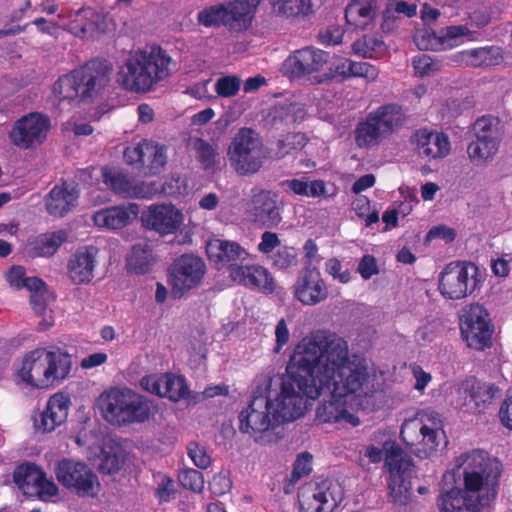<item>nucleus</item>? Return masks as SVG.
<instances>
[{
	"mask_svg": "<svg viewBox=\"0 0 512 512\" xmlns=\"http://www.w3.org/2000/svg\"><path fill=\"white\" fill-rule=\"evenodd\" d=\"M320 356L314 366V382L319 396L327 391L316 409L320 423H341L356 427L360 419L351 404L353 400L372 397L380 388L378 375L368 361L349 354L347 341L329 330L320 329Z\"/></svg>",
	"mask_w": 512,
	"mask_h": 512,
	"instance_id": "nucleus-1",
	"label": "nucleus"
},
{
	"mask_svg": "<svg viewBox=\"0 0 512 512\" xmlns=\"http://www.w3.org/2000/svg\"><path fill=\"white\" fill-rule=\"evenodd\" d=\"M320 329L304 336L295 346L285 377L267 374L277 382L264 391V398L279 425L304 416L311 401L319 397L314 366L320 356Z\"/></svg>",
	"mask_w": 512,
	"mask_h": 512,
	"instance_id": "nucleus-2",
	"label": "nucleus"
},
{
	"mask_svg": "<svg viewBox=\"0 0 512 512\" xmlns=\"http://www.w3.org/2000/svg\"><path fill=\"white\" fill-rule=\"evenodd\" d=\"M497 486L498 473L486 453H463L456 458L455 468L443 475L439 512H480L495 499Z\"/></svg>",
	"mask_w": 512,
	"mask_h": 512,
	"instance_id": "nucleus-3",
	"label": "nucleus"
},
{
	"mask_svg": "<svg viewBox=\"0 0 512 512\" xmlns=\"http://www.w3.org/2000/svg\"><path fill=\"white\" fill-rule=\"evenodd\" d=\"M176 70V62L161 47L130 51L118 66V83L132 93H147L167 80Z\"/></svg>",
	"mask_w": 512,
	"mask_h": 512,
	"instance_id": "nucleus-4",
	"label": "nucleus"
},
{
	"mask_svg": "<svg viewBox=\"0 0 512 512\" xmlns=\"http://www.w3.org/2000/svg\"><path fill=\"white\" fill-rule=\"evenodd\" d=\"M371 440L372 443L364 448V456L374 464L380 463L384 458V467L388 471L386 481L389 497L396 505H408L412 499V459L384 431L374 432Z\"/></svg>",
	"mask_w": 512,
	"mask_h": 512,
	"instance_id": "nucleus-5",
	"label": "nucleus"
},
{
	"mask_svg": "<svg viewBox=\"0 0 512 512\" xmlns=\"http://www.w3.org/2000/svg\"><path fill=\"white\" fill-rule=\"evenodd\" d=\"M71 355L58 346L37 347L25 352L16 364L17 382L32 389L55 388L69 378Z\"/></svg>",
	"mask_w": 512,
	"mask_h": 512,
	"instance_id": "nucleus-6",
	"label": "nucleus"
},
{
	"mask_svg": "<svg viewBox=\"0 0 512 512\" xmlns=\"http://www.w3.org/2000/svg\"><path fill=\"white\" fill-rule=\"evenodd\" d=\"M275 382L268 375L257 376L252 399L238 415L239 431L260 446L274 445L281 439L280 425L264 398V391Z\"/></svg>",
	"mask_w": 512,
	"mask_h": 512,
	"instance_id": "nucleus-7",
	"label": "nucleus"
},
{
	"mask_svg": "<svg viewBox=\"0 0 512 512\" xmlns=\"http://www.w3.org/2000/svg\"><path fill=\"white\" fill-rule=\"evenodd\" d=\"M97 407L107 422L118 426L143 423L156 411L152 401L129 388H111L102 392Z\"/></svg>",
	"mask_w": 512,
	"mask_h": 512,
	"instance_id": "nucleus-8",
	"label": "nucleus"
},
{
	"mask_svg": "<svg viewBox=\"0 0 512 512\" xmlns=\"http://www.w3.org/2000/svg\"><path fill=\"white\" fill-rule=\"evenodd\" d=\"M400 438L418 457L428 458L434 455L445 442L440 414L432 410L418 411L403 422Z\"/></svg>",
	"mask_w": 512,
	"mask_h": 512,
	"instance_id": "nucleus-9",
	"label": "nucleus"
},
{
	"mask_svg": "<svg viewBox=\"0 0 512 512\" xmlns=\"http://www.w3.org/2000/svg\"><path fill=\"white\" fill-rule=\"evenodd\" d=\"M230 167L240 176L256 174L266 159L261 137L250 128H241L233 136L227 148Z\"/></svg>",
	"mask_w": 512,
	"mask_h": 512,
	"instance_id": "nucleus-10",
	"label": "nucleus"
},
{
	"mask_svg": "<svg viewBox=\"0 0 512 512\" xmlns=\"http://www.w3.org/2000/svg\"><path fill=\"white\" fill-rule=\"evenodd\" d=\"M403 120L400 106L388 104L378 107L357 124L354 131L356 145L360 148L378 145L400 127Z\"/></svg>",
	"mask_w": 512,
	"mask_h": 512,
	"instance_id": "nucleus-11",
	"label": "nucleus"
},
{
	"mask_svg": "<svg viewBox=\"0 0 512 512\" xmlns=\"http://www.w3.org/2000/svg\"><path fill=\"white\" fill-rule=\"evenodd\" d=\"M483 280L482 272L473 262L453 261L441 271L438 290L445 299L461 300L480 288Z\"/></svg>",
	"mask_w": 512,
	"mask_h": 512,
	"instance_id": "nucleus-12",
	"label": "nucleus"
},
{
	"mask_svg": "<svg viewBox=\"0 0 512 512\" xmlns=\"http://www.w3.org/2000/svg\"><path fill=\"white\" fill-rule=\"evenodd\" d=\"M329 60V54L314 48L305 47L291 53L282 63V72L290 78H306L314 83H322L324 78L319 73Z\"/></svg>",
	"mask_w": 512,
	"mask_h": 512,
	"instance_id": "nucleus-13",
	"label": "nucleus"
},
{
	"mask_svg": "<svg viewBox=\"0 0 512 512\" xmlns=\"http://www.w3.org/2000/svg\"><path fill=\"white\" fill-rule=\"evenodd\" d=\"M55 473L58 481L79 497H95L100 491L98 476L85 463L64 459Z\"/></svg>",
	"mask_w": 512,
	"mask_h": 512,
	"instance_id": "nucleus-14",
	"label": "nucleus"
},
{
	"mask_svg": "<svg viewBox=\"0 0 512 512\" xmlns=\"http://www.w3.org/2000/svg\"><path fill=\"white\" fill-rule=\"evenodd\" d=\"M460 330L466 344L484 350L492 344L494 327L487 310L478 304L470 305L461 316Z\"/></svg>",
	"mask_w": 512,
	"mask_h": 512,
	"instance_id": "nucleus-15",
	"label": "nucleus"
},
{
	"mask_svg": "<svg viewBox=\"0 0 512 512\" xmlns=\"http://www.w3.org/2000/svg\"><path fill=\"white\" fill-rule=\"evenodd\" d=\"M342 498L341 487L330 480L307 483L298 491V501L303 512H332Z\"/></svg>",
	"mask_w": 512,
	"mask_h": 512,
	"instance_id": "nucleus-16",
	"label": "nucleus"
},
{
	"mask_svg": "<svg viewBox=\"0 0 512 512\" xmlns=\"http://www.w3.org/2000/svg\"><path fill=\"white\" fill-rule=\"evenodd\" d=\"M51 129L48 116L31 112L13 124L8 133L10 142L19 149H33L44 143Z\"/></svg>",
	"mask_w": 512,
	"mask_h": 512,
	"instance_id": "nucleus-17",
	"label": "nucleus"
},
{
	"mask_svg": "<svg viewBox=\"0 0 512 512\" xmlns=\"http://www.w3.org/2000/svg\"><path fill=\"white\" fill-rule=\"evenodd\" d=\"M205 272L206 265L200 257L188 254L180 256L169 269V283L172 294L175 297H181L198 287Z\"/></svg>",
	"mask_w": 512,
	"mask_h": 512,
	"instance_id": "nucleus-18",
	"label": "nucleus"
},
{
	"mask_svg": "<svg viewBox=\"0 0 512 512\" xmlns=\"http://www.w3.org/2000/svg\"><path fill=\"white\" fill-rule=\"evenodd\" d=\"M82 84V101L91 102L110 86L113 66L105 59H92L77 68Z\"/></svg>",
	"mask_w": 512,
	"mask_h": 512,
	"instance_id": "nucleus-19",
	"label": "nucleus"
},
{
	"mask_svg": "<svg viewBox=\"0 0 512 512\" xmlns=\"http://www.w3.org/2000/svg\"><path fill=\"white\" fill-rule=\"evenodd\" d=\"M13 476L15 484L26 496L49 501L58 494L57 485L52 480H48L36 465H21L17 467Z\"/></svg>",
	"mask_w": 512,
	"mask_h": 512,
	"instance_id": "nucleus-20",
	"label": "nucleus"
},
{
	"mask_svg": "<svg viewBox=\"0 0 512 512\" xmlns=\"http://www.w3.org/2000/svg\"><path fill=\"white\" fill-rule=\"evenodd\" d=\"M475 32L466 25H453L437 32L424 30L415 36V43L421 50H446L473 40Z\"/></svg>",
	"mask_w": 512,
	"mask_h": 512,
	"instance_id": "nucleus-21",
	"label": "nucleus"
},
{
	"mask_svg": "<svg viewBox=\"0 0 512 512\" xmlns=\"http://www.w3.org/2000/svg\"><path fill=\"white\" fill-rule=\"evenodd\" d=\"M294 298L304 306H315L329 296L328 286L317 268H304L292 288Z\"/></svg>",
	"mask_w": 512,
	"mask_h": 512,
	"instance_id": "nucleus-22",
	"label": "nucleus"
},
{
	"mask_svg": "<svg viewBox=\"0 0 512 512\" xmlns=\"http://www.w3.org/2000/svg\"><path fill=\"white\" fill-rule=\"evenodd\" d=\"M124 158L128 164L139 165L151 175L160 173L167 163L165 146L148 140L127 147Z\"/></svg>",
	"mask_w": 512,
	"mask_h": 512,
	"instance_id": "nucleus-23",
	"label": "nucleus"
},
{
	"mask_svg": "<svg viewBox=\"0 0 512 512\" xmlns=\"http://www.w3.org/2000/svg\"><path fill=\"white\" fill-rule=\"evenodd\" d=\"M142 223L160 235H170L183 225L184 214L172 204L151 205L143 212Z\"/></svg>",
	"mask_w": 512,
	"mask_h": 512,
	"instance_id": "nucleus-24",
	"label": "nucleus"
},
{
	"mask_svg": "<svg viewBox=\"0 0 512 512\" xmlns=\"http://www.w3.org/2000/svg\"><path fill=\"white\" fill-rule=\"evenodd\" d=\"M71 401L68 395L58 392L49 397L43 411L33 417L34 428L49 433L63 424L68 416Z\"/></svg>",
	"mask_w": 512,
	"mask_h": 512,
	"instance_id": "nucleus-25",
	"label": "nucleus"
},
{
	"mask_svg": "<svg viewBox=\"0 0 512 512\" xmlns=\"http://www.w3.org/2000/svg\"><path fill=\"white\" fill-rule=\"evenodd\" d=\"M207 255L210 261L221 267L227 266L231 270L235 266H242L250 256L246 248L239 243L219 238L211 239L206 245Z\"/></svg>",
	"mask_w": 512,
	"mask_h": 512,
	"instance_id": "nucleus-26",
	"label": "nucleus"
},
{
	"mask_svg": "<svg viewBox=\"0 0 512 512\" xmlns=\"http://www.w3.org/2000/svg\"><path fill=\"white\" fill-rule=\"evenodd\" d=\"M98 249L95 246H85L78 249L69 259L67 275L73 284H87L94 278L97 264Z\"/></svg>",
	"mask_w": 512,
	"mask_h": 512,
	"instance_id": "nucleus-27",
	"label": "nucleus"
},
{
	"mask_svg": "<svg viewBox=\"0 0 512 512\" xmlns=\"http://www.w3.org/2000/svg\"><path fill=\"white\" fill-rule=\"evenodd\" d=\"M259 2L231 0L225 2V27L233 33H243L252 27Z\"/></svg>",
	"mask_w": 512,
	"mask_h": 512,
	"instance_id": "nucleus-28",
	"label": "nucleus"
},
{
	"mask_svg": "<svg viewBox=\"0 0 512 512\" xmlns=\"http://www.w3.org/2000/svg\"><path fill=\"white\" fill-rule=\"evenodd\" d=\"M230 277L239 285L263 293H271L275 288L274 279L270 272L258 264L235 266L230 271Z\"/></svg>",
	"mask_w": 512,
	"mask_h": 512,
	"instance_id": "nucleus-29",
	"label": "nucleus"
},
{
	"mask_svg": "<svg viewBox=\"0 0 512 512\" xmlns=\"http://www.w3.org/2000/svg\"><path fill=\"white\" fill-rule=\"evenodd\" d=\"M137 204L112 206L100 209L93 214L95 226L101 229L117 230L128 225L138 215Z\"/></svg>",
	"mask_w": 512,
	"mask_h": 512,
	"instance_id": "nucleus-30",
	"label": "nucleus"
},
{
	"mask_svg": "<svg viewBox=\"0 0 512 512\" xmlns=\"http://www.w3.org/2000/svg\"><path fill=\"white\" fill-rule=\"evenodd\" d=\"M418 154L427 159L444 158L451 151L449 138L444 133L422 129L414 134Z\"/></svg>",
	"mask_w": 512,
	"mask_h": 512,
	"instance_id": "nucleus-31",
	"label": "nucleus"
},
{
	"mask_svg": "<svg viewBox=\"0 0 512 512\" xmlns=\"http://www.w3.org/2000/svg\"><path fill=\"white\" fill-rule=\"evenodd\" d=\"M498 392V388L491 383L468 379L458 388V394L463 399V405L473 404L475 409H485L490 405Z\"/></svg>",
	"mask_w": 512,
	"mask_h": 512,
	"instance_id": "nucleus-32",
	"label": "nucleus"
},
{
	"mask_svg": "<svg viewBox=\"0 0 512 512\" xmlns=\"http://www.w3.org/2000/svg\"><path fill=\"white\" fill-rule=\"evenodd\" d=\"M79 189L76 184L63 182L56 185L46 198V209L50 215L62 217L77 204Z\"/></svg>",
	"mask_w": 512,
	"mask_h": 512,
	"instance_id": "nucleus-33",
	"label": "nucleus"
},
{
	"mask_svg": "<svg viewBox=\"0 0 512 512\" xmlns=\"http://www.w3.org/2000/svg\"><path fill=\"white\" fill-rule=\"evenodd\" d=\"M249 213L254 222L266 227H275L281 221L276 195L269 191L254 196Z\"/></svg>",
	"mask_w": 512,
	"mask_h": 512,
	"instance_id": "nucleus-34",
	"label": "nucleus"
},
{
	"mask_svg": "<svg viewBox=\"0 0 512 512\" xmlns=\"http://www.w3.org/2000/svg\"><path fill=\"white\" fill-rule=\"evenodd\" d=\"M452 61L466 67H490L503 61L502 49L496 46H486L463 50L451 57Z\"/></svg>",
	"mask_w": 512,
	"mask_h": 512,
	"instance_id": "nucleus-35",
	"label": "nucleus"
},
{
	"mask_svg": "<svg viewBox=\"0 0 512 512\" xmlns=\"http://www.w3.org/2000/svg\"><path fill=\"white\" fill-rule=\"evenodd\" d=\"M103 182L116 194L129 198H145L149 195L143 185L135 184L126 175L108 167L101 170Z\"/></svg>",
	"mask_w": 512,
	"mask_h": 512,
	"instance_id": "nucleus-36",
	"label": "nucleus"
},
{
	"mask_svg": "<svg viewBox=\"0 0 512 512\" xmlns=\"http://www.w3.org/2000/svg\"><path fill=\"white\" fill-rule=\"evenodd\" d=\"M67 240V233L63 230L40 234L28 240L25 253L32 257H51Z\"/></svg>",
	"mask_w": 512,
	"mask_h": 512,
	"instance_id": "nucleus-37",
	"label": "nucleus"
},
{
	"mask_svg": "<svg viewBox=\"0 0 512 512\" xmlns=\"http://www.w3.org/2000/svg\"><path fill=\"white\" fill-rule=\"evenodd\" d=\"M379 8V0H352L346 8L345 18L348 24L364 29L377 17Z\"/></svg>",
	"mask_w": 512,
	"mask_h": 512,
	"instance_id": "nucleus-38",
	"label": "nucleus"
},
{
	"mask_svg": "<svg viewBox=\"0 0 512 512\" xmlns=\"http://www.w3.org/2000/svg\"><path fill=\"white\" fill-rule=\"evenodd\" d=\"M287 187L295 194L309 198H333L338 190L332 185L327 187L323 180L292 179L286 182Z\"/></svg>",
	"mask_w": 512,
	"mask_h": 512,
	"instance_id": "nucleus-39",
	"label": "nucleus"
},
{
	"mask_svg": "<svg viewBox=\"0 0 512 512\" xmlns=\"http://www.w3.org/2000/svg\"><path fill=\"white\" fill-rule=\"evenodd\" d=\"M82 84L78 69L62 75L53 84V94L58 100L82 101Z\"/></svg>",
	"mask_w": 512,
	"mask_h": 512,
	"instance_id": "nucleus-40",
	"label": "nucleus"
},
{
	"mask_svg": "<svg viewBox=\"0 0 512 512\" xmlns=\"http://www.w3.org/2000/svg\"><path fill=\"white\" fill-rule=\"evenodd\" d=\"M155 263L150 245L146 242L135 244L127 256V267L136 274L149 272Z\"/></svg>",
	"mask_w": 512,
	"mask_h": 512,
	"instance_id": "nucleus-41",
	"label": "nucleus"
},
{
	"mask_svg": "<svg viewBox=\"0 0 512 512\" xmlns=\"http://www.w3.org/2000/svg\"><path fill=\"white\" fill-rule=\"evenodd\" d=\"M29 291L32 292L30 297L32 309L43 317L39 322V329L47 330L54 324L51 311L48 310V304L53 300V296L45 284L39 289H30Z\"/></svg>",
	"mask_w": 512,
	"mask_h": 512,
	"instance_id": "nucleus-42",
	"label": "nucleus"
},
{
	"mask_svg": "<svg viewBox=\"0 0 512 512\" xmlns=\"http://www.w3.org/2000/svg\"><path fill=\"white\" fill-rule=\"evenodd\" d=\"M473 137L500 146L502 127L497 117L483 116L473 125Z\"/></svg>",
	"mask_w": 512,
	"mask_h": 512,
	"instance_id": "nucleus-43",
	"label": "nucleus"
},
{
	"mask_svg": "<svg viewBox=\"0 0 512 512\" xmlns=\"http://www.w3.org/2000/svg\"><path fill=\"white\" fill-rule=\"evenodd\" d=\"M336 72L345 77H359L367 82H374L379 75L378 69L367 62H357L346 59L336 66Z\"/></svg>",
	"mask_w": 512,
	"mask_h": 512,
	"instance_id": "nucleus-44",
	"label": "nucleus"
},
{
	"mask_svg": "<svg viewBox=\"0 0 512 512\" xmlns=\"http://www.w3.org/2000/svg\"><path fill=\"white\" fill-rule=\"evenodd\" d=\"M498 149V145L474 138L467 146V154L474 165L482 166L495 157Z\"/></svg>",
	"mask_w": 512,
	"mask_h": 512,
	"instance_id": "nucleus-45",
	"label": "nucleus"
},
{
	"mask_svg": "<svg viewBox=\"0 0 512 512\" xmlns=\"http://www.w3.org/2000/svg\"><path fill=\"white\" fill-rule=\"evenodd\" d=\"M59 17L63 16L59 15ZM64 17L70 20L72 30H79L81 33H85L88 30L93 29L95 26L96 13L90 7L70 12L67 16Z\"/></svg>",
	"mask_w": 512,
	"mask_h": 512,
	"instance_id": "nucleus-46",
	"label": "nucleus"
},
{
	"mask_svg": "<svg viewBox=\"0 0 512 512\" xmlns=\"http://www.w3.org/2000/svg\"><path fill=\"white\" fill-rule=\"evenodd\" d=\"M165 381L164 398L178 402L188 396L189 388L184 377L167 373V380Z\"/></svg>",
	"mask_w": 512,
	"mask_h": 512,
	"instance_id": "nucleus-47",
	"label": "nucleus"
},
{
	"mask_svg": "<svg viewBox=\"0 0 512 512\" xmlns=\"http://www.w3.org/2000/svg\"><path fill=\"white\" fill-rule=\"evenodd\" d=\"M352 50L356 55L365 58H378L385 52V45L377 38L364 37L353 43Z\"/></svg>",
	"mask_w": 512,
	"mask_h": 512,
	"instance_id": "nucleus-48",
	"label": "nucleus"
},
{
	"mask_svg": "<svg viewBox=\"0 0 512 512\" xmlns=\"http://www.w3.org/2000/svg\"><path fill=\"white\" fill-rule=\"evenodd\" d=\"M7 281L16 289L24 287L28 290L39 289L44 285V282L40 278L25 277V269L21 266H14L10 269L7 274Z\"/></svg>",
	"mask_w": 512,
	"mask_h": 512,
	"instance_id": "nucleus-49",
	"label": "nucleus"
},
{
	"mask_svg": "<svg viewBox=\"0 0 512 512\" xmlns=\"http://www.w3.org/2000/svg\"><path fill=\"white\" fill-rule=\"evenodd\" d=\"M197 20L200 25L208 28L225 27V2L203 9L198 13Z\"/></svg>",
	"mask_w": 512,
	"mask_h": 512,
	"instance_id": "nucleus-50",
	"label": "nucleus"
},
{
	"mask_svg": "<svg viewBox=\"0 0 512 512\" xmlns=\"http://www.w3.org/2000/svg\"><path fill=\"white\" fill-rule=\"evenodd\" d=\"M278 13L287 17L308 15L312 12L311 0H278L275 3Z\"/></svg>",
	"mask_w": 512,
	"mask_h": 512,
	"instance_id": "nucleus-51",
	"label": "nucleus"
},
{
	"mask_svg": "<svg viewBox=\"0 0 512 512\" xmlns=\"http://www.w3.org/2000/svg\"><path fill=\"white\" fill-rule=\"evenodd\" d=\"M273 267L286 270L298 264V252L295 248L283 246L270 257Z\"/></svg>",
	"mask_w": 512,
	"mask_h": 512,
	"instance_id": "nucleus-52",
	"label": "nucleus"
},
{
	"mask_svg": "<svg viewBox=\"0 0 512 512\" xmlns=\"http://www.w3.org/2000/svg\"><path fill=\"white\" fill-rule=\"evenodd\" d=\"M178 481L184 488L195 493L202 492L205 483L202 473L192 468L180 470Z\"/></svg>",
	"mask_w": 512,
	"mask_h": 512,
	"instance_id": "nucleus-53",
	"label": "nucleus"
},
{
	"mask_svg": "<svg viewBox=\"0 0 512 512\" xmlns=\"http://www.w3.org/2000/svg\"><path fill=\"white\" fill-rule=\"evenodd\" d=\"M193 148L205 169L214 167L218 156L217 149L214 146L203 139H196L193 142Z\"/></svg>",
	"mask_w": 512,
	"mask_h": 512,
	"instance_id": "nucleus-54",
	"label": "nucleus"
},
{
	"mask_svg": "<svg viewBox=\"0 0 512 512\" xmlns=\"http://www.w3.org/2000/svg\"><path fill=\"white\" fill-rule=\"evenodd\" d=\"M167 373L150 374L140 380V386L146 392L164 398Z\"/></svg>",
	"mask_w": 512,
	"mask_h": 512,
	"instance_id": "nucleus-55",
	"label": "nucleus"
},
{
	"mask_svg": "<svg viewBox=\"0 0 512 512\" xmlns=\"http://www.w3.org/2000/svg\"><path fill=\"white\" fill-rule=\"evenodd\" d=\"M412 65L415 75L419 77L430 76L438 72L441 68L440 64L433 60L429 55L420 54L412 59Z\"/></svg>",
	"mask_w": 512,
	"mask_h": 512,
	"instance_id": "nucleus-56",
	"label": "nucleus"
},
{
	"mask_svg": "<svg viewBox=\"0 0 512 512\" xmlns=\"http://www.w3.org/2000/svg\"><path fill=\"white\" fill-rule=\"evenodd\" d=\"M241 80L234 75L219 78L215 83V91L218 96L230 98L235 96L240 90Z\"/></svg>",
	"mask_w": 512,
	"mask_h": 512,
	"instance_id": "nucleus-57",
	"label": "nucleus"
},
{
	"mask_svg": "<svg viewBox=\"0 0 512 512\" xmlns=\"http://www.w3.org/2000/svg\"><path fill=\"white\" fill-rule=\"evenodd\" d=\"M324 270L334 280L342 284H347L351 280V272L349 269L344 268L341 261L337 258L328 259L325 262Z\"/></svg>",
	"mask_w": 512,
	"mask_h": 512,
	"instance_id": "nucleus-58",
	"label": "nucleus"
},
{
	"mask_svg": "<svg viewBox=\"0 0 512 512\" xmlns=\"http://www.w3.org/2000/svg\"><path fill=\"white\" fill-rule=\"evenodd\" d=\"M307 143L306 136L302 133H292L285 136L279 142L280 156L283 157L293 150H300L305 147Z\"/></svg>",
	"mask_w": 512,
	"mask_h": 512,
	"instance_id": "nucleus-59",
	"label": "nucleus"
},
{
	"mask_svg": "<svg viewBox=\"0 0 512 512\" xmlns=\"http://www.w3.org/2000/svg\"><path fill=\"white\" fill-rule=\"evenodd\" d=\"M187 192L186 180L179 175L167 178L162 186V193L169 197H177Z\"/></svg>",
	"mask_w": 512,
	"mask_h": 512,
	"instance_id": "nucleus-60",
	"label": "nucleus"
},
{
	"mask_svg": "<svg viewBox=\"0 0 512 512\" xmlns=\"http://www.w3.org/2000/svg\"><path fill=\"white\" fill-rule=\"evenodd\" d=\"M187 450L188 456L195 466L200 469H206L210 466L211 457L204 447L200 446L198 443H190Z\"/></svg>",
	"mask_w": 512,
	"mask_h": 512,
	"instance_id": "nucleus-61",
	"label": "nucleus"
},
{
	"mask_svg": "<svg viewBox=\"0 0 512 512\" xmlns=\"http://www.w3.org/2000/svg\"><path fill=\"white\" fill-rule=\"evenodd\" d=\"M311 470L312 456L307 452L299 454L293 466L292 481H298L301 477L308 475Z\"/></svg>",
	"mask_w": 512,
	"mask_h": 512,
	"instance_id": "nucleus-62",
	"label": "nucleus"
},
{
	"mask_svg": "<svg viewBox=\"0 0 512 512\" xmlns=\"http://www.w3.org/2000/svg\"><path fill=\"white\" fill-rule=\"evenodd\" d=\"M232 483L227 472L215 474L209 482L211 492L216 496H221L231 489Z\"/></svg>",
	"mask_w": 512,
	"mask_h": 512,
	"instance_id": "nucleus-63",
	"label": "nucleus"
},
{
	"mask_svg": "<svg viewBox=\"0 0 512 512\" xmlns=\"http://www.w3.org/2000/svg\"><path fill=\"white\" fill-rule=\"evenodd\" d=\"M357 271L364 280L370 279L379 273L377 261L372 255H364L357 267Z\"/></svg>",
	"mask_w": 512,
	"mask_h": 512,
	"instance_id": "nucleus-64",
	"label": "nucleus"
}]
</instances>
